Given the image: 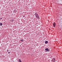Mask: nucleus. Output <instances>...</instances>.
<instances>
[{"instance_id":"nucleus-8","label":"nucleus","mask_w":62,"mask_h":62,"mask_svg":"<svg viewBox=\"0 0 62 62\" xmlns=\"http://www.w3.org/2000/svg\"><path fill=\"white\" fill-rule=\"evenodd\" d=\"M21 41H22V42H23V40L22 39L21 40Z\"/></svg>"},{"instance_id":"nucleus-9","label":"nucleus","mask_w":62,"mask_h":62,"mask_svg":"<svg viewBox=\"0 0 62 62\" xmlns=\"http://www.w3.org/2000/svg\"><path fill=\"white\" fill-rule=\"evenodd\" d=\"M8 54H10V52H8Z\"/></svg>"},{"instance_id":"nucleus-11","label":"nucleus","mask_w":62,"mask_h":62,"mask_svg":"<svg viewBox=\"0 0 62 62\" xmlns=\"http://www.w3.org/2000/svg\"><path fill=\"white\" fill-rule=\"evenodd\" d=\"M8 50H7V52H8Z\"/></svg>"},{"instance_id":"nucleus-1","label":"nucleus","mask_w":62,"mask_h":62,"mask_svg":"<svg viewBox=\"0 0 62 62\" xmlns=\"http://www.w3.org/2000/svg\"><path fill=\"white\" fill-rule=\"evenodd\" d=\"M34 15H35L36 18H37L38 19H39V17L38 14H35Z\"/></svg>"},{"instance_id":"nucleus-10","label":"nucleus","mask_w":62,"mask_h":62,"mask_svg":"<svg viewBox=\"0 0 62 62\" xmlns=\"http://www.w3.org/2000/svg\"><path fill=\"white\" fill-rule=\"evenodd\" d=\"M2 19V18H1L0 19V20H1V19Z\"/></svg>"},{"instance_id":"nucleus-4","label":"nucleus","mask_w":62,"mask_h":62,"mask_svg":"<svg viewBox=\"0 0 62 62\" xmlns=\"http://www.w3.org/2000/svg\"><path fill=\"white\" fill-rule=\"evenodd\" d=\"M55 58H53V62H55Z\"/></svg>"},{"instance_id":"nucleus-3","label":"nucleus","mask_w":62,"mask_h":62,"mask_svg":"<svg viewBox=\"0 0 62 62\" xmlns=\"http://www.w3.org/2000/svg\"><path fill=\"white\" fill-rule=\"evenodd\" d=\"M53 25L54 27H55V26H56V24L54 22V23L53 24Z\"/></svg>"},{"instance_id":"nucleus-7","label":"nucleus","mask_w":62,"mask_h":62,"mask_svg":"<svg viewBox=\"0 0 62 62\" xmlns=\"http://www.w3.org/2000/svg\"><path fill=\"white\" fill-rule=\"evenodd\" d=\"M19 62H22V61H21V60H20V59H19Z\"/></svg>"},{"instance_id":"nucleus-5","label":"nucleus","mask_w":62,"mask_h":62,"mask_svg":"<svg viewBox=\"0 0 62 62\" xmlns=\"http://www.w3.org/2000/svg\"><path fill=\"white\" fill-rule=\"evenodd\" d=\"M48 42L46 41L45 42V43H46V44H47V43H48Z\"/></svg>"},{"instance_id":"nucleus-6","label":"nucleus","mask_w":62,"mask_h":62,"mask_svg":"<svg viewBox=\"0 0 62 62\" xmlns=\"http://www.w3.org/2000/svg\"><path fill=\"white\" fill-rule=\"evenodd\" d=\"M2 23H0V25L1 26H2Z\"/></svg>"},{"instance_id":"nucleus-2","label":"nucleus","mask_w":62,"mask_h":62,"mask_svg":"<svg viewBox=\"0 0 62 62\" xmlns=\"http://www.w3.org/2000/svg\"><path fill=\"white\" fill-rule=\"evenodd\" d=\"M45 50L46 51V52H49V51H50L49 49H48V48L45 49Z\"/></svg>"}]
</instances>
